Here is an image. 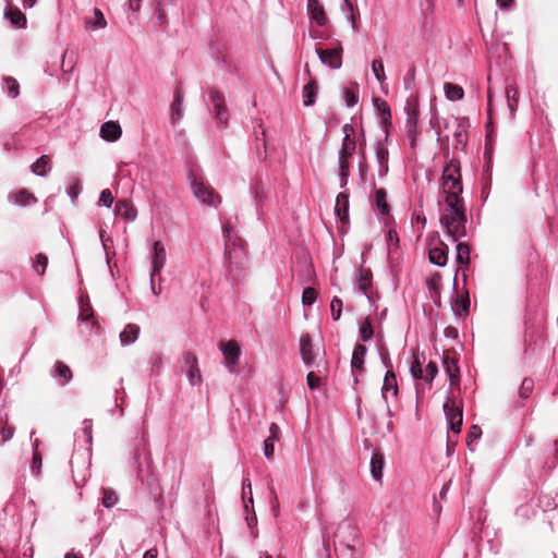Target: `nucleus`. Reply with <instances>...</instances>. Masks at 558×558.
Listing matches in <instances>:
<instances>
[{
  "instance_id": "obj_38",
  "label": "nucleus",
  "mask_w": 558,
  "mask_h": 558,
  "mask_svg": "<svg viewBox=\"0 0 558 558\" xmlns=\"http://www.w3.org/2000/svg\"><path fill=\"white\" fill-rule=\"evenodd\" d=\"M350 175V163L348 158L339 159L338 158V177L340 181V189H344L348 184V179Z\"/></svg>"
},
{
  "instance_id": "obj_46",
  "label": "nucleus",
  "mask_w": 558,
  "mask_h": 558,
  "mask_svg": "<svg viewBox=\"0 0 558 558\" xmlns=\"http://www.w3.org/2000/svg\"><path fill=\"white\" fill-rule=\"evenodd\" d=\"M47 266H48V257L43 253L36 254L35 259L33 262L34 271L37 275L43 276L47 269Z\"/></svg>"
},
{
  "instance_id": "obj_20",
  "label": "nucleus",
  "mask_w": 558,
  "mask_h": 558,
  "mask_svg": "<svg viewBox=\"0 0 558 558\" xmlns=\"http://www.w3.org/2000/svg\"><path fill=\"white\" fill-rule=\"evenodd\" d=\"M121 135H122V130L118 122L108 121V122H105L100 128V136L105 141L116 142L121 137Z\"/></svg>"
},
{
  "instance_id": "obj_7",
  "label": "nucleus",
  "mask_w": 558,
  "mask_h": 558,
  "mask_svg": "<svg viewBox=\"0 0 558 558\" xmlns=\"http://www.w3.org/2000/svg\"><path fill=\"white\" fill-rule=\"evenodd\" d=\"M223 357L225 365L230 374H234L239 366V360L241 356V348L234 340L220 343L219 347Z\"/></svg>"
},
{
  "instance_id": "obj_5",
  "label": "nucleus",
  "mask_w": 558,
  "mask_h": 558,
  "mask_svg": "<svg viewBox=\"0 0 558 558\" xmlns=\"http://www.w3.org/2000/svg\"><path fill=\"white\" fill-rule=\"evenodd\" d=\"M187 181L193 192L194 197L203 205L209 207H217L221 198L218 193L208 184H206L195 173H187Z\"/></svg>"
},
{
  "instance_id": "obj_37",
  "label": "nucleus",
  "mask_w": 558,
  "mask_h": 558,
  "mask_svg": "<svg viewBox=\"0 0 558 558\" xmlns=\"http://www.w3.org/2000/svg\"><path fill=\"white\" fill-rule=\"evenodd\" d=\"M456 262L462 266L470 264V247L464 242H458L456 245Z\"/></svg>"
},
{
  "instance_id": "obj_32",
  "label": "nucleus",
  "mask_w": 558,
  "mask_h": 558,
  "mask_svg": "<svg viewBox=\"0 0 558 558\" xmlns=\"http://www.w3.org/2000/svg\"><path fill=\"white\" fill-rule=\"evenodd\" d=\"M10 201L21 207L29 206L37 202L36 197L29 192L22 190L9 196Z\"/></svg>"
},
{
  "instance_id": "obj_12",
  "label": "nucleus",
  "mask_w": 558,
  "mask_h": 558,
  "mask_svg": "<svg viewBox=\"0 0 558 558\" xmlns=\"http://www.w3.org/2000/svg\"><path fill=\"white\" fill-rule=\"evenodd\" d=\"M78 320L81 326H84L89 332H97L99 329V325L94 319V311L88 301H81Z\"/></svg>"
},
{
  "instance_id": "obj_27",
  "label": "nucleus",
  "mask_w": 558,
  "mask_h": 558,
  "mask_svg": "<svg viewBox=\"0 0 558 558\" xmlns=\"http://www.w3.org/2000/svg\"><path fill=\"white\" fill-rule=\"evenodd\" d=\"M335 213L344 223L349 219V194L341 192L336 198Z\"/></svg>"
},
{
  "instance_id": "obj_3",
  "label": "nucleus",
  "mask_w": 558,
  "mask_h": 558,
  "mask_svg": "<svg viewBox=\"0 0 558 558\" xmlns=\"http://www.w3.org/2000/svg\"><path fill=\"white\" fill-rule=\"evenodd\" d=\"M222 235L225 241V258L228 260V270H242L246 262V254L231 226H222Z\"/></svg>"
},
{
  "instance_id": "obj_33",
  "label": "nucleus",
  "mask_w": 558,
  "mask_h": 558,
  "mask_svg": "<svg viewBox=\"0 0 558 558\" xmlns=\"http://www.w3.org/2000/svg\"><path fill=\"white\" fill-rule=\"evenodd\" d=\"M470 299L468 293L457 295L454 300L453 312L457 316L465 317L469 315Z\"/></svg>"
},
{
  "instance_id": "obj_45",
  "label": "nucleus",
  "mask_w": 558,
  "mask_h": 558,
  "mask_svg": "<svg viewBox=\"0 0 558 558\" xmlns=\"http://www.w3.org/2000/svg\"><path fill=\"white\" fill-rule=\"evenodd\" d=\"M82 192V183L81 180L76 177H72L70 179L69 185L66 187L68 196L74 202Z\"/></svg>"
},
{
  "instance_id": "obj_53",
  "label": "nucleus",
  "mask_w": 558,
  "mask_h": 558,
  "mask_svg": "<svg viewBox=\"0 0 558 558\" xmlns=\"http://www.w3.org/2000/svg\"><path fill=\"white\" fill-rule=\"evenodd\" d=\"M14 434V427L8 425L7 420L0 417V437L3 442L9 441Z\"/></svg>"
},
{
  "instance_id": "obj_42",
  "label": "nucleus",
  "mask_w": 558,
  "mask_h": 558,
  "mask_svg": "<svg viewBox=\"0 0 558 558\" xmlns=\"http://www.w3.org/2000/svg\"><path fill=\"white\" fill-rule=\"evenodd\" d=\"M5 16L11 22L12 25L16 27H23L26 23V16L19 9H9L5 12Z\"/></svg>"
},
{
  "instance_id": "obj_61",
  "label": "nucleus",
  "mask_w": 558,
  "mask_h": 558,
  "mask_svg": "<svg viewBox=\"0 0 558 558\" xmlns=\"http://www.w3.org/2000/svg\"><path fill=\"white\" fill-rule=\"evenodd\" d=\"M410 373H411L412 377L415 379L423 378V371L421 367V362L416 355L413 356V362L410 366Z\"/></svg>"
},
{
  "instance_id": "obj_19",
  "label": "nucleus",
  "mask_w": 558,
  "mask_h": 558,
  "mask_svg": "<svg viewBox=\"0 0 558 558\" xmlns=\"http://www.w3.org/2000/svg\"><path fill=\"white\" fill-rule=\"evenodd\" d=\"M114 214L128 222H133L137 217L136 208L123 199H120L116 203Z\"/></svg>"
},
{
  "instance_id": "obj_54",
  "label": "nucleus",
  "mask_w": 558,
  "mask_h": 558,
  "mask_svg": "<svg viewBox=\"0 0 558 558\" xmlns=\"http://www.w3.org/2000/svg\"><path fill=\"white\" fill-rule=\"evenodd\" d=\"M317 299V292L314 288L307 287L302 292V303L303 305L311 306L315 303Z\"/></svg>"
},
{
  "instance_id": "obj_35",
  "label": "nucleus",
  "mask_w": 558,
  "mask_h": 558,
  "mask_svg": "<svg viewBox=\"0 0 558 558\" xmlns=\"http://www.w3.org/2000/svg\"><path fill=\"white\" fill-rule=\"evenodd\" d=\"M375 204L379 215L385 216L389 214V205L387 203V192L385 189L375 190Z\"/></svg>"
},
{
  "instance_id": "obj_26",
  "label": "nucleus",
  "mask_w": 558,
  "mask_h": 558,
  "mask_svg": "<svg viewBox=\"0 0 558 558\" xmlns=\"http://www.w3.org/2000/svg\"><path fill=\"white\" fill-rule=\"evenodd\" d=\"M367 349L363 344H355L352 353L351 367L352 374L360 371L361 373L364 371V359L366 355Z\"/></svg>"
},
{
  "instance_id": "obj_55",
  "label": "nucleus",
  "mask_w": 558,
  "mask_h": 558,
  "mask_svg": "<svg viewBox=\"0 0 558 558\" xmlns=\"http://www.w3.org/2000/svg\"><path fill=\"white\" fill-rule=\"evenodd\" d=\"M538 506L544 512H548L557 508L555 499L550 495H541L538 498Z\"/></svg>"
},
{
  "instance_id": "obj_39",
  "label": "nucleus",
  "mask_w": 558,
  "mask_h": 558,
  "mask_svg": "<svg viewBox=\"0 0 558 558\" xmlns=\"http://www.w3.org/2000/svg\"><path fill=\"white\" fill-rule=\"evenodd\" d=\"M444 413H445V416H446V421L447 422H451V421H454V420H460V422H462V410L458 407H456V404L452 402H450L449 400H447L445 403H444Z\"/></svg>"
},
{
  "instance_id": "obj_58",
  "label": "nucleus",
  "mask_w": 558,
  "mask_h": 558,
  "mask_svg": "<svg viewBox=\"0 0 558 558\" xmlns=\"http://www.w3.org/2000/svg\"><path fill=\"white\" fill-rule=\"evenodd\" d=\"M118 502V496L113 490L105 489L102 496V506L105 508H112Z\"/></svg>"
},
{
  "instance_id": "obj_60",
  "label": "nucleus",
  "mask_w": 558,
  "mask_h": 558,
  "mask_svg": "<svg viewBox=\"0 0 558 558\" xmlns=\"http://www.w3.org/2000/svg\"><path fill=\"white\" fill-rule=\"evenodd\" d=\"M437 374H438L437 363L433 362V361L428 362V364L425 367V376H423L425 381L432 383Z\"/></svg>"
},
{
  "instance_id": "obj_14",
  "label": "nucleus",
  "mask_w": 558,
  "mask_h": 558,
  "mask_svg": "<svg viewBox=\"0 0 558 558\" xmlns=\"http://www.w3.org/2000/svg\"><path fill=\"white\" fill-rule=\"evenodd\" d=\"M399 391L396 374L392 369H388L385 374L383 387H381V398L386 403H388V397L391 395L392 397H397Z\"/></svg>"
},
{
  "instance_id": "obj_11",
  "label": "nucleus",
  "mask_w": 558,
  "mask_h": 558,
  "mask_svg": "<svg viewBox=\"0 0 558 558\" xmlns=\"http://www.w3.org/2000/svg\"><path fill=\"white\" fill-rule=\"evenodd\" d=\"M184 116V94L180 85L173 90V100L170 105V121L172 124L179 122Z\"/></svg>"
},
{
  "instance_id": "obj_50",
  "label": "nucleus",
  "mask_w": 558,
  "mask_h": 558,
  "mask_svg": "<svg viewBox=\"0 0 558 558\" xmlns=\"http://www.w3.org/2000/svg\"><path fill=\"white\" fill-rule=\"evenodd\" d=\"M341 10L344 13L347 20L351 23L352 29L355 31L356 24L354 19L353 4L349 0H342Z\"/></svg>"
},
{
  "instance_id": "obj_2",
  "label": "nucleus",
  "mask_w": 558,
  "mask_h": 558,
  "mask_svg": "<svg viewBox=\"0 0 558 558\" xmlns=\"http://www.w3.org/2000/svg\"><path fill=\"white\" fill-rule=\"evenodd\" d=\"M130 468L136 477L144 483L146 476L151 474V458L148 446L147 433L142 429L137 432L130 445Z\"/></svg>"
},
{
  "instance_id": "obj_9",
  "label": "nucleus",
  "mask_w": 558,
  "mask_h": 558,
  "mask_svg": "<svg viewBox=\"0 0 558 558\" xmlns=\"http://www.w3.org/2000/svg\"><path fill=\"white\" fill-rule=\"evenodd\" d=\"M208 96L213 105V110L217 122L226 125L229 120V112L225 104V96L217 89H211Z\"/></svg>"
},
{
  "instance_id": "obj_59",
  "label": "nucleus",
  "mask_w": 558,
  "mask_h": 558,
  "mask_svg": "<svg viewBox=\"0 0 558 558\" xmlns=\"http://www.w3.org/2000/svg\"><path fill=\"white\" fill-rule=\"evenodd\" d=\"M113 195L110 192V190L105 189L100 192L99 198H98V205L104 207H111L113 204Z\"/></svg>"
},
{
  "instance_id": "obj_10",
  "label": "nucleus",
  "mask_w": 558,
  "mask_h": 558,
  "mask_svg": "<svg viewBox=\"0 0 558 558\" xmlns=\"http://www.w3.org/2000/svg\"><path fill=\"white\" fill-rule=\"evenodd\" d=\"M167 262V253L165 245L160 241H155L153 244L151 252V269L150 276L155 277L156 275H160L162 268L165 267Z\"/></svg>"
},
{
  "instance_id": "obj_15",
  "label": "nucleus",
  "mask_w": 558,
  "mask_h": 558,
  "mask_svg": "<svg viewBox=\"0 0 558 558\" xmlns=\"http://www.w3.org/2000/svg\"><path fill=\"white\" fill-rule=\"evenodd\" d=\"M280 428L276 423L269 426V435L264 440L263 452L266 459L270 460L274 457L275 444L279 441Z\"/></svg>"
},
{
  "instance_id": "obj_48",
  "label": "nucleus",
  "mask_w": 558,
  "mask_h": 558,
  "mask_svg": "<svg viewBox=\"0 0 558 558\" xmlns=\"http://www.w3.org/2000/svg\"><path fill=\"white\" fill-rule=\"evenodd\" d=\"M534 390V380L530 377H526L522 380L521 386L519 388V397L522 400L527 399Z\"/></svg>"
},
{
  "instance_id": "obj_4",
  "label": "nucleus",
  "mask_w": 558,
  "mask_h": 558,
  "mask_svg": "<svg viewBox=\"0 0 558 558\" xmlns=\"http://www.w3.org/2000/svg\"><path fill=\"white\" fill-rule=\"evenodd\" d=\"M442 193L448 197L453 194L456 197L461 198L463 186L461 182L460 162L451 158L442 170L441 175Z\"/></svg>"
},
{
  "instance_id": "obj_64",
  "label": "nucleus",
  "mask_w": 558,
  "mask_h": 558,
  "mask_svg": "<svg viewBox=\"0 0 558 558\" xmlns=\"http://www.w3.org/2000/svg\"><path fill=\"white\" fill-rule=\"evenodd\" d=\"M547 513V521L550 525L551 530H555V527H558V508L553 509Z\"/></svg>"
},
{
  "instance_id": "obj_8",
  "label": "nucleus",
  "mask_w": 558,
  "mask_h": 558,
  "mask_svg": "<svg viewBox=\"0 0 558 558\" xmlns=\"http://www.w3.org/2000/svg\"><path fill=\"white\" fill-rule=\"evenodd\" d=\"M315 52L320 62L330 69L338 70L342 66V46L340 43L333 48L323 49L315 48Z\"/></svg>"
},
{
  "instance_id": "obj_51",
  "label": "nucleus",
  "mask_w": 558,
  "mask_h": 558,
  "mask_svg": "<svg viewBox=\"0 0 558 558\" xmlns=\"http://www.w3.org/2000/svg\"><path fill=\"white\" fill-rule=\"evenodd\" d=\"M344 532H348L349 536H354L355 529H354L352 522L349 520H343L342 522L339 523V525L337 526V531L333 532V537L335 538L341 537V535Z\"/></svg>"
},
{
  "instance_id": "obj_56",
  "label": "nucleus",
  "mask_w": 558,
  "mask_h": 558,
  "mask_svg": "<svg viewBox=\"0 0 558 558\" xmlns=\"http://www.w3.org/2000/svg\"><path fill=\"white\" fill-rule=\"evenodd\" d=\"M186 376L189 379V383L192 386L199 385L202 381V374L198 365L191 367L190 369H186Z\"/></svg>"
},
{
  "instance_id": "obj_41",
  "label": "nucleus",
  "mask_w": 558,
  "mask_h": 558,
  "mask_svg": "<svg viewBox=\"0 0 558 558\" xmlns=\"http://www.w3.org/2000/svg\"><path fill=\"white\" fill-rule=\"evenodd\" d=\"M356 149V141L354 138H343L341 148L339 150V159L350 158L353 156Z\"/></svg>"
},
{
  "instance_id": "obj_34",
  "label": "nucleus",
  "mask_w": 558,
  "mask_h": 558,
  "mask_svg": "<svg viewBox=\"0 0 558 558\" xmlns=\"http://www.w3.org/2000/svg\"><path fill=\"white\" fill-rule=\"evenodd\" d=\"M166 1L167 0H157L153 5L154 16L156 19L157 25L160 27H166L168 24L166 14Z\"/></svg>"
},
{
  "instance_id": "obj_36",
  "label": "nucleus",
  "mask_w": 558,
  "mask_h": 558,
  "mask_svg": "<svg viewBox=\"0 0 558 558\" xmlns=\"http://www.w3.org/2000/svg\"><path fill=\"white\" fill-rule=\"evenodd\" d=\"M444 92L449 101H458L464 97L463 88L457 84L445 83Z\"/></svg>"
},
{
  "instance_id": "obj_40",
  "label": "nucleus",
  "mask_w": 558,
  "mask_h": 558,
  "mask_svg": "<svg viewBox=\"0 0 558 558\" xmlns=\"http://www.w3.org/2000/svg\"><path fill=\"white\" fill-rule=\"evenodd\" d=\"M50 159L47 155L40 156L33 165L32 172L38 177H45L49 171Z\"/></svg>"
},
{
  "instance_id": "obj_29",
  "label": "nucleus",
  "mask_w": 558,
  "mask_h": 558,
  "mask_svg": "<svg viewBox=\"0 0 558 558\" xmlns=\"http://www.w3.org/2000/svg\"><path fill=\"white\" fill-rule=\"evenodd\" d=\"M506 99L507 105L510 111V117L513 119L515 117L518 105H519V92L518 88L512 84L506 85Z\"/></svg>"
},
{
  "instance_id": "obj_43",
  "label": "nucleus",
  "mask_w": 558,
  "mask_h": 558,
  "mask_svg": "<svg viewBox=\"0 0 558 558\" xmlns=\"http://www.w3.org/2000/svg\"><path fill=\"white\" fill-rule=\"evenodd\" d=\"M149 376H158L162 368V357L160 353L153 352L149 356Z\"/></svg>"
},
{
  "instance_id": "obj_1",
  "label": "nucleus",
  "mask_w": 558,
  "mask_h": 558,
  "mask_svg": "<svg viewBox=\"0 0 558 558\" xmlns=\"http://www.w3.org/2000/svg\"><path fill=\"white\" fill-rule=\"evenodd\" d=\"M466 214L462 198L450 194L445 197V207L440 215V223L446 229V234L458 242L459 239L466 236Z\"/></svg>"
},
{
  "instance_id": "obj_18",
  "label": "nucleus",
  "mask_w": 558,
  "mask_h": 558,
  "mask_svg": "<svg viewBox=\"0 0 558 558\" xmlns=\"http://www.w3.org/2000/svg\"><path fill=\"white\" fill-rule=\"evenodd\" d=\"M369 466H371V475H372L373 480L376 482H381L383 470L385 466V457L380 452L379 449H375L373 451Z\"/></svg>"
},
{
  "instance_id": "obj_22",
  "label": "nucleus",
  "mask_w": 558,
  "mask_h": 558,
  "mask_svg": "<svg viewBox=\"0 0 558 558\" xmlns=\"http://www.w3.org/2000/svg\"><path fill=\"white\" fill-rule=\"evenodd\" d=\"M429 262L436 266L444 267L448 262V246L440 243L429 250Z\"/></svg>"
},
{
  "instance_id": "obj_62",
  "label": "nucleus",
  "mask_w": 558,
  "mask_h": 558,
  "mask_svg": "<svg viewBox=\"0 0 558 558\" xmlns=\"http://www.w3.org/2000/svg\"><path fill=\"white\" fill-rule=\"evenodd\" d=\"M41 463H43L41 456L35 449L33 452V460H32V465H31V471L34 475H38L40 473Z\"/></svg>"
},
{
  "instance_id": "obj_24",
  "label": "nucleus",
  "mask_w": 558,
  "mask_h": 558,
  "mask_svg": "<svg viewBox=\"0 0 558 558\" xmlns=\"http://www.w3.org/2000/svg\"><path fill=\"white\" fill-rule=\"evenodd\" d=\"M307 12L313 21L319 26H324L327 22V17L324 11V7L318 0H307Z\"/></svg>"
},
{
  "instance_id": "obj_13",
  "label": "nucleus",
  "mask_w": 558,
  "mask_h": 558,
  "mask_svg": "<svg viewBox=\"0 0 558 558\" xmlns=\"http://www.w3.org/2000/svg\"><path fill=\"white\" fill-rule=\"evenodd\" d=\"M300 354L307 367L315 365L316 354L314 353L312 338L308 333H304L300 338Z\"/></svg>"
},
{
  "instance_id": "obj_49",
  "label": "nucleus",
  "mask_w": 558,
  "mask_h": 558,
  "mask_svg": "<svg viewBox=\"0 0 558 558\" xmlns=\"http://www.w3.org/2000/svg\"><path fill=\"white\" fill-rule=\"evenodd\" d=\"M342 98L348 108L354 107L359 101L357 93L349 87L342 89Z\"/></svg>"
},
{
  "instance_id": "obj_28",
  "label": "nucleus",
  "mask_w": 558,
  "mask_h": 558,
  "mask_svg": "<svg viewBox=\"0 0 558 558\" xmlns=\"http://www.w3.org/2000/svg\"><path fill=\"white\" fill-rule=\"evenodd\" d=\"M85 26L92 31L106 28L107 20L100 9L95 8L93 10V15L85 20Z\"/></svg>"
},
{
  "instance_id": "obj_25",
  "label": "nucleus",
  "mask_w": 558,
  "mask_h": 558,
  "mask_svg": "<svg viewBox=\"0 0 558 558\" xmlns=\"http://www.w3.org/2000/svg\"><path fill=\"white\" fill-rule=\"evenodd\" d=\"M442 366L445 369V373L447 374L450 385H454L459 383L460 376H459V367L457 365V362L454 359L450 357L449 355L444 354L442 355Z\"/></svg>"
},
{
  "instance_id": "obj_16",
  "label": "nucleus",
  "mask_w": 558,
  "mask_h": 558,
  "mask_svg": "<svg viewBox=\"0 0 558 558\" xmlns=\"http://www.w3.org/2000/svg\"><path fill=\"white\" fill-rule=\"evenodd\" d=\"M51 376L59 386L64 387L72 379V371L63 362L58 361L51 371Z\"/></svg>"
},
{
  "instance_id": "obj_23",
  "label": "nucleus",
  "mask_w": 558,
  "mask_h": 558,
  "mask_svg": "<svg viewBox=\"0 0 558 558\" xmlns=\"http://www.w3.org/2000/svg\"><path fill=\"white\" fill-rule=\"evenodd\" d=\"M141 328L135 324H128L124 329L120 332V343L123 347L135 343L138 339Z\"/></svg>"
},
{
  "instance_id": "obj_6",
  "label": "nucleus",
  "mask_w": 558,
  "mask_h": 558,
  "mask_svg": "<svg viewBox=\"0 0 558 558\" xmlns=\"http://www.w3.org/2000/svg\"><path fill=\"white\" fill-rule=\"evenodd\" d=\"M404 111L407 114L405 119V129L407 136L410 141L411 147L415 146L416 137L418 135V105L416 100H408L404 107Z\"/></svg>"
},
{
  "instance_id": "obj_63",
  "label": "nucleus",
  "mask_w": 558,
  "mask_h": 558,
  "mask_svg": "<svg viewBox=\"0 0 558 558\" xmlns=\"http://www.w3.org/2000/svg\"><path fill=\"white\" fill-rule=\"evenodd\" d=\"M182 357L184 367L186 369H190L191 367L198 365L197 356L192 352H184Z\"/></svg>"
},
{
  "instance_id": "obj_31",
  "label": "nucleus",
  "mask_w": 558,
  "mask_h": 558,
  "mask_svg": "<svg viewBox=\"0 0 558 558\" xmlns=\"http://www.w3.org/2000/svg\"><path fill=\"white\" fill-rule=\"evenodd\" d=\"M372 284V271L369 269H360L357 277V289L359 291L365 295L369 301L371 296L368 294V289Z\"/></svg>"
},
{
  "instance_id": "obj_57",
  "label": "nucleus",
  "mask_w": 558,
  "mask_h": 558,
  "mask_svg": "<svg viewBox=\"0 0 558 558\" xmlns=\"http://www.w3.org/2000/svg\"><path fill=\"white\" fill-rule=\"evenodd\" d=\"M331 316L333 320H339L342 311V300L338 296H333L330 302Z\"/></svg>"
},
{
  "instance_id": "obj_17",
  "label": "nucleus",
  "mask_w": 558,
  "mask_h": 558,
  "mask_svg": "<svg viewBox=\"0 0 558 558\" xmlns=\"http://www.w3.org/2000/svg\"><path fill=\"white\" fill-rule=\"evenodd\" d=\"M374 106L378 110L380 123L385 132V140H388V126L391 124V111L388 104L379 98L374 99Z\"/></svg>"
},
{
  "instance_id": "obj_47",
  "label": "nucleus",
  "mask_w": 558,
  "mask_h": 558,
  "mask_svg": "<svg viewBox=\"0 0 558 558\" xmlns=\"http://www.w3.org/2000/svg\"><path fill=\"white\" fill-rule=\"evenodd\" d=\"M372 72L380 85H383L386 82L387 77L385 74L384 63L380 59L373 60Z\"/></svg>"
},
{
  "instance_id": "obj_52",
  "label": "nucleus",
  "mask_w": 558,
  "mask_h": 558,
  "mask_svg": "<svg viewBox=\"0 0 558 558\" xmlns=\"http://www.w3.org/2000/svg\"><path fill=\"white\" fill-rule=\"evenodd\" d=\"M360 339L363 342H367L373 338L374 331L368 320L363 322L359 328Z\"/></svg>"
},
{
  "instance_id": "obj_44",
  "label": "nucleus",
  "mask_w": 558,
  "mask_h": 558,
  "mask_svg": "<svg viewBox=\"0 0 558 558\" xmlns=\"http://www.w3.org/2000/svg\"><path fill=\"white\" fill-rule=\"evenodd\" d=\"M3 88L11 98H16L20 95V84L12 76L3 78Z\"/></svg>"
},
{
  "instance_id": "obj_21",
  "label": "nucleus",
  "mask_w": 558,
  "mask_h": 558,
  "mask_svg": "<svg viewBox=\"0 0 558 558\" xmlns=\"http://www.w3.org/2000/svg\"><path fill=\"white\" fill-rule=\"evenodd\" d=\"M375 156L378 162V174H387L389 153L386 145L381 141H378L375 144Z\"/></svg>"
},
{
  "instance_id": "obj_30",
  "label": "nucleus",
  "mask_w": 558,
  "mask_h": 558,
  "mask_svg": "<svg viewBox=\"0 0 558 558\" xmlns=\"http://www.w3.org/2000/svg\"><path fill=\"white\" fill-rule=\"evenodd\" d=\"M318 85L316 81H311L310 83L305 84L302 90L303 105L305 107L313 106L316 101Z\"/></svg>"
}]
</instances>
